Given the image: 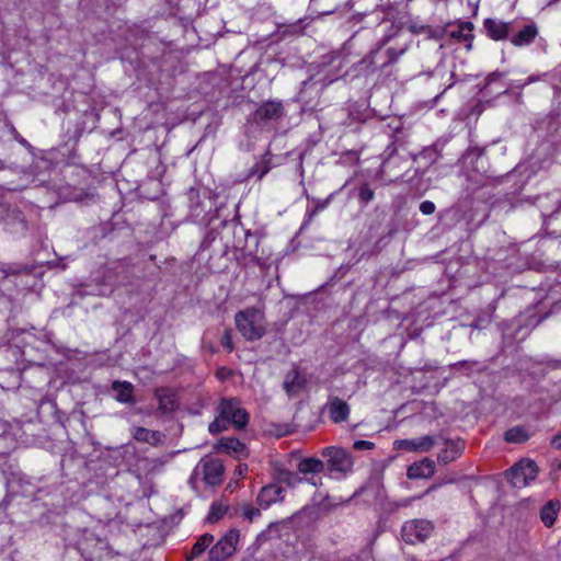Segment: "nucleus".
<instances>
[{"label": "nucleus", "instance_id": "393cba45", "mask_svg": "<svg viewBox=\"0 0 561 561\" xmlns=\"http://www.w3.org/2000/svg\"><path fill=\"white\" fill-rule=\"evenodd\" d=\"M538 34L536 25L529 24L524 26L516 36L512 38V44L515 46L529 45Z\"/></svg>", "mask_w": 561, "mask_h": 561}, {"label": "nucleus", "instance_id": "864d4df0", "mask_svg": "<svg viewBox=\"0 0 561 561\" xmlns=\"http://www.w3.org/2000/svg\"><path fill=\"white\" fill-rule=\"evenodd\" d=\"M537 80H539V77H538V76H530V77H528V78H527V80H526V82H525V84H524V85L529 84V83H533V82H535V81H537Z\"/></svg>", "mask_w": 561, "mask_h": 561}, {"label": "nucleus", "instance_id": "20e7f679", "mask_svg": "<svg viewBox=\"0 0 561 561\" xmlns=\"http://www.w3.org/2000/svg\"><path fill=\"white\" fill-rule=\"evenodd\" d=\"M257 318L259 313L255 309L239 311L234 317L237 329L248 341L260 340L265 334V328Z\"/></svg>", "mask_w": 561, "mask_h": 561}, {"label": "nucleus", "instance_id": "cd10ccee", "mask_svg": "<svg viewBox=\"0 0 561 561\" xmlns=\"http://www.w3.org/2000/svg\"><path fill=\"white\" fill-rule=\"evenodd\" d=\"M504 438L508 443L520 444L529 438V434L525 427L514 426L505 432Z\"/></svg>", "mask_w": 561, "mask_h": 561}, {"label": "nucleus", "instance_id": "de8ad7c7", "mask_svg": "<svg viewBox=\"0 0 561 561\" xmlns=\"http://www.w3.org/2000/svg\"><path fill=\"white\" fill-rule=\"evenodd\" d=\"M236 471H237V474H238V476L242 477V476L248 471V465H245V463H240V465L237 467Z\"/></svg>", "mask_w": 561, "mask_h": 561}, {"label": "nucleus", "instance_id": "37998d69", "mask_svg": "<svg viewBox=\"0 0 561 561\" xmlns=\"http://www.w3.org/2000/svg\"><path fill=\"white\" fill-rule=\"evenodd\" d=\"M301 24H302V20H299L298 22L288 25V27L286 28L285 32L290 33L293 35L300 34V33H302V30H304V26Z\"/></svg>", "mask_w": 561, "mask_h": 561}, {"label": "nucleus", "instance_id": "9b49d317", "mask_svg": "<svg viewBox=\"0 0 561 561\" xmlns=\"http://www.w3.org/2000/svg\"><path fill=\"white\" fill-rule=\"evenodd\" d=\"M204 481L209 485H218L222 481L224 463L219 459H202Z\"/></svg>", "mask_w": 561, "mask_h": 561}, {"label": "nucleus", "instance_id": "a211bd4d", "mask_svg": "<svg viewBox=\"0 0 561 561\" xmlns=\"http://www.w3.org/2000/svg\"><path fill=\"white\" fill-rule=\"evenodd\" d=\"M435 473V462L430 458H424L419 462H414L408 468V477L410 479L431 478Z\"/></svg>", "mask_w": 561, "mask_h": 561}, {"label": "nucleus", "instance_id": "ea45409f", "mask_svg": "<svg viewBox=\"0 0 561 561\" xmlns=\"http://www.w3.org/2000/svg\"><path fill=\"white\" fill-rule=\"evenodd\" d=\"M283 480L287 482L289 485H295L297 482H301L302 479L298 477V474L289 471H285L282 473Z\"/></svg>", "mask_w": 561, "mask_h": 561}, {"label": "nucleus", "instance_id": "5fc2aeb1", "mask_svg": "<svg viewBox=\"0 0 561 561\" xmlns=\"http://www.w3.org/2000/svg\"><path fill=\"white\" fill-rule=\"evenodd\" d=\"M319 211L313 208L311 211H308V221H310Z\"/></svg>", "mask_w": 561, "mask_h": 561}, {"label": "nucleus", "instance_id": "4468645a", "mask_svg": "<svg viewBox=\"0 0 561 561\" xmlns=\"http://www.w3.org/2000/svg\"><path fill=\"white\" fill-rule=\"evenodd\" d=\"M217 453L225 451L236 458L248 457L249 453L244 443L236 437H224L215 446Z\"/></svg>", "mask_w": 561, "mask_h": 561}, {"label": "nucleus", "instance_id": "6e6552de", "mask_svg": "<svg viewBox=\"0 0 561 561\" xmlns=\"http://www.w3.org/2000/svg\"><path fill=\"white\" fill-rule=\"evenodd\" d=\"M240 531L230 529L208 552L210 561H225L236 552Z\"/></svg>", "mask_w": 561, "mask_h": 561}, {"label": "nucleus", "instance_id": "f3484780", "mask_svg": "<svg viewBox=\"0 0 561 561\" xmlns=\"http://www.w3.org/2000/svg\"><path fill=\"white\" fill-rule=\"evenodd\" d=\"M282 493L283 489L279 485L268 484L261 489L256 502L261 507L267 508L272 504L283 500Z\"/></svg>", "mask_w": 561, "mask_h": 561}, {"label": "nucleus", "instance_id": "f8f14e48", "mask_svg": "<svg viewBox=\"0 0 561 561\" xmlns=\"http://www.w3.org/2000/svg\"><path fill=\"white\" fill-rule=\"evenodd\" d=\"M306 378L299 371V369L294 366L286 375L283 381V388L288 394V397L293 398L300 393V391L306 386Z\"/></svg>", "mask_w": 561, "mask_h": 561}, {"label": "nucleus", "instance_id": "dca6fc26", "mask_svg": "<svg viewBox=\"0 0 561 561\" xmlns=\"http://www.w3.org/2000/svg\"><path fill=\"white\" fill-rule=\"evenodd\" d=\"M436 444H439L437 435H426L415 439H403L400 442V445L410 451H428Z\"/></svg>", "mask_w": 561, "mask_h": 561}, {"label": "nucleus", "instance_id": "c756f323", "mask_svg": "<svg viewBox=\"0 0 561 561\" xmlns=\"http://www.w3.org/2000/svg\"><path fill=\"white\" fill-rule=\"evenodd\" d=\"M408 49V45H403L399 48L389 47L386 51L387 60L380 64V68L385 69L387 66L396 62Z\"/></svg>", "mask_w": 561, "mask_h": 561}, {"label": "nucleus", "instance_id": "052dcab7", "mask_svg": "<svg viewBox=\"0 0 561 561\" xmlns=\"http://www.w3.org/2000/svg\"><path fill=\"white\" fill-rule=\"evenodd\" d=\"M248 244L253 245V241H252V240H249V241H248Z\"/></svg>", "mask_w": 561, "mask_h": 561}, {"label": "nucleus", "instance_id": "3c124183", "mask_svg": "<svg viewBox=\"0 0 561 561\" xmlns=\"http://www.w3.org/2000/svg\"><path fill=\"white\" fill-rule=\"evenodd\" d=\"M116 275H118V277L127 276L129 278V265L125 263V270L119 271Z\"/></svg>", "mask_w": 561, "mask_h": 561}, {"label": "nucleus", "instance_id": "bf43d9fd", "mask_svg": "<svg viewBox=\"0 0 561 561\" xmlns=\"http://www.w3.org/2000/svg\"><path fill=\"white\" fill-rule=\"evenodd\" d=\"M299 169H300V171H301V173H302V172H304V169H302V164H301V163H300V165H299Z\"/></svg>", "mask_w": 561, "mask_h": 561}, {"label": "nucleus", "instance_id": "c9c22d12", "mask_svg": "<svg viewBox=\"0 0 561 561\" xmlns=\"http://www.w3.org/2000/svg\"><path fill=\"white\" fill-rule=\"evenodd\" d=\"M228 425L229 423L218 414L217 417L209 424L208 431L210 434H218L227 430Z\"/></svg>", "mask_w": 561, "mask_h": 561}, {"label": "nucleus", "instance_id": "a18cd8bd", "mask_svg": "<svg viewBox=\"0 0 561 561\" xmlns=\"http://www.w3.org/2000/svg\"><path fill=\"white\" fill-rule=\"evenodd\" d=\"M353 447L355 450L373 449L375 444L368 440H356Z\"/></svg>", "mask_w": 561, "mask_h": 561}, {"label": "nucleus", "instance_id": "0eeeda50", "mask_svg": "<svg viewBox=\"0 0 561 561\" xmlns=\"http://www.w3.org/2000/svg\"><path fill=\"white\" fill-rule=\"evenodd\" d=\"M434 525L427 519H413L402 527V538L405 542L415 545L424 542L432 534Z\"/></svg>", "mask_w": 561, "mask_h": 561}, {"label": "nucleus", "instance_id": "a19ab883", "mask_svg": "<svg viewBox=\"0 0 561 561\" xmlns=\"http://www.w3.org/2000/svg\"><path fill=\"white\" fill-rule=\"evenodd\" d=\"M435 209V204L431 201H424L420 204V211L423 215H432L434 214Z\"/></svg>", "mask_w": 561, "mask_h": 561}, {"label": "nucleus", "instance_id": "2f4dec72", "mask_svg": "<svg viewBox=\"0 0 561 561\" xmlns=\"http://www.w3.org/2000/svg\"><path fill=\"white\" fill-rule=\"evenodd\" d=\"M473 25L471 22H465L460 25L458 31L451 33L453 37L462 38L466 42H470L473 38L472 35ZM471 47V43H468L467 48Z\"/></svg>", "mask_w": 561, "mask_h": 561}, {"label": "nucleus", "instance_id": "bb28decb", "mask_svg": "<svg viewBox=\"0 0 561 561\" xmlns=\"http://www.w3.org/2000/svg\"><path fill=\"white\" fill-rule=\"evenodd\" d=\"M7 485L8 489L14 494L27 496L33 493V491L28 490V486H31L30 481L24 480L22 477L13 476L12 479L8 480Z\"/></svg>", "mask_w": 561, "mask_h": 561}, {"label": "nucleus", "instance_id": "ddd939ff", "mask_svg": "<svg viewBox=\"0 0 561 561\" xmlns=\"http://www.w3.org/2000/svg\"><path fill=\"white\" fill-rule=\"evenodd\" d=\"M154 398L158 400V410L162 414H169L178 409L176 394L173 389L160 387L154 390Z\"/></svg>", "mask_w": 561, "mask_h": 561}, {"label": "nucleus", "instance_id": "39448f33", "mask_svg": "<svg viewBox=\"0 0 561 561\" xmlns=\"http://www.w3.org/2000/svg\"><path fill=\"white\" fill-rule=\"evenodd\" d=\"M538 467L530 459H522L506 472V478L514 488H524L536 479Z\"/></svg>", "mask_w": 561, "mask_h": 561}, {"label": "nucleus", "instance_id": "8fccbe9b", "mask_svg": "<svg viewBox=\"0 0 561 561\" xmlns=\"http://www.w3.org/2000/svg\"><path fill=\"white\" fill-rule=\"evenodd\" d=\"M328 203H329V198H328V199H325V201H322V202H321V201H319V202L317 203V205H316V207H314V208H316L318 211H320L321 209H324V208L327 207Z\"/></svg>", "mask_w": 561, "mask_h": 561}, {"label": "nucleus", "instance_id": "e433bc0d", "mask_svg": "<svg viewBox=\"0 0 561 561\" xmlns=\"http://www.w3.org/2000/svg\"><path fill=\"white\" fill-rule=\"evenodd\" d=\"M242 515L248 520L252 522L254 518L259 517L261 515V511L251 504H243L242 505Z\"/></svg>", "mask_w": 561, "mask_h": 561}, {"label": "nucleus", "instance_id": "13d9d810", "mask_svg": "<svg viewBox=\"0 0 561 561\" xmlns=\"http://www.w3.org/2000/svg\"><path fill=\"white\" fill-rule=\"evenodd\" d=\"M125 450V447H119V448H115L113 449L114 453L118 454L119 456H123V451Z\"/></svg>", "mask_w": 561, "mask_h": 561}, {"label": "nucleus", "instance_id": "aec40b11", "mask_svg": "<svg viewBox=\"0 0 561 561\" xmlns=\"http://www.w3.org/2000/svg\"><path fill=\"white\" fill-rule=\"evenodd\" d=\"M484 28L492 39L502 41L508 35L510 23H504L494 19H486L484 21Z\"/></svg>", "mask_w": 561, "mask_h": 561}, {"label": "nucleus", "instance_id": "6e6d98bb", "mask_svg": "<svg viewBox=\"0 0 561 561\" xmlns=\"http://www.w3.org/2000/svg\"><path fill=\"white\" fill-rule=\"evenodd\" d=\"M214 239H215V237H211V238H210V237H207V238L202 242V247H203V248L208 247V244L210 243V241H211V240H214Z\"/></svg>", "mask_w": 561, "mask_h": 561}, {"label": "nucleus", "instance_id": "79ce46f5", "mask_svg": "<svg viewBox=\"0 0 561 561\" xmlns=\"http://www.w3.org/2000/svg\"><path fill=\"white\" fill-rule=\"evenodd\" d=\"M434 489H435V485H432V486H430V488H428L424 493H422V494H420V495H415V496H412V497H409V499L402 500V501L400 502V504H399V505H401V506H408V505H410L413 501L422 499L424 495L428 494V493H430L432 490H434Z\"/></svg>", "mask_w": 561, "mask_h": 561}, {"label": "nucleus", "instance_id": "4be33fe9", "mask_svg": "<svg viewBox=\"0 0 561 561\" xmlns=\"http://www.w3.org/2000/svg\"><path fill=\"white\" fill-rule=\"evenodd\" d=\"M113 390L116 392V400L122 403H135L134 387L128 381H114L112 385Z\"/></svg>", "mask_w": 561, "mask_h": 561}, {"label": "nucleus", "instance_id": "7ed1b4c3", "mask_svg": "<svg viewBox=\"0 0 561 561\" xmlns=\"http://www.w3.org/2000/svg\"><path fill=\"white\" fill-rule=\"evenodd\" d=\"M125 270V262H115L112 265H108L103 268L102 275L100 277H95L94 282L96 285L95 294L99 296H108L113 293L114 288L117 286L128 284V277H118L116 275L119 271Z\"/></svg>", "mask_w": 561, "mask_h": 561}, {"label": "nucleus", "instance_id": "473e14b6", "mask_svg": "<svg viewBox=\"0 0 561 561\" xmlns=\"http://www.w3.org/2000/svg\"><path fill=\"white\" fill-rule=\"evenodd\" d=\"M228 506L222 505L221 503L214 502L210 506V511L207 516V520L209 523L218 522L227 512Z\"/></svg>", "mask_w": 561, "mask_h": 561}, {"label": "nucleus", "instance_id": "49530a36", "mask_svg": "<svg viewBox=\"0 0 561 561\" xmlns=\"http://www.w3.org/2000/svg\"><path fill=\"white\" fill-rule=\"evenodd\" d=\"M473 364H474V362L462 360V362H458V363L454 364L453 368L454 369H457V368H471Z\"/></svg>", "mask_w": 561, "mask_h": 561}, {"label": "nucleus", "instance_id": "09e8293b", "mask_svg": "<svg viewBox=\"0 0 561 561\" xmlns=\"http://www.w3.org/2000/svg\"><path fill=\"white\" fill-rule=\"evenodd\" d=\"M551 443L557 449H561V432L553 437Z\"/></svg>", "mask_w": 561, "mask_h": 561}, {"label": "nucleus", "instance_id": "72a5a7b5", "mask_svg": "<svg viewBox=\"0 0 561 561\" xmlns=\"http://www.w3.org/2000/svg\"><path fill=\"white\" fill-rule=\"evenodd\" d=\"M248 422H249V414L245 411V409L241 408V405H240L239 409L237 410V412L234 413V416L230 421V423H232L236 428L241 430L247 426Z\"/></svg>", "mask_w": 561, "mask_h": 561}, {"label": "nucleus", "instance_id": "c03bdc74", "mask_svg": "<svg viewBox=\"0 0 561 561\" xmlns=\"http://www.w3.org/2000/svg\"><path fill=\"white\" fill-rule=\"evenodd\" d=\"M503 78V73L500 72V71H493L491 72L486 79H485V85H484V89H486L488 87H490L493 82L495 81H499Z\"/></svg>", "mask_w": 561, "mask_h": 561}, {"label": "nucleus", "instance_id": "9d476101", "mask_svg": "<svg viewBox=\"0 0 561 561\" xmlns=\"http://www.w3.org/2000/svg\"><path fill=\"white\" fill-rule=\"evenodd\" d=\"M284 115V107L282 102L267 101L260 105L253 114L255 123H265L267 121L279 119Z\"/></svg>", "mask_w": 561, "mask_h": 561}, {"label": "nucleus", "instance_id": "5701e85b", "mask_svg": "<svg viewBox=\"0 0 561 561\" xmlns=\"http://www.w3.org/2000/svg\"><path fill=\"white\" fill-rule=\"evenodd\" d=\"M240 407V401L236 398H222L217 407V413L225 419L229 424L234 413Z\"/></svg>", "mask_w": 561, "mask_h": 561}, {"label": "nucleus", "instance_id": "412c9836", "mask_svg": "<svg viewBox=\"0 0 561 561\" xmlns=\"http://www.w3.org/2000/svg\"><path fill=\"white\" fill-rule=\"evenodd\" d=\"M561 508V503L559 500H550L540 511V519L543 525L548 528L552 527L558 512Z\"/></svg>", "mask_w": 561, "mask_h": 561}, {"label": "nucleus", "instance_id": "f03ea898", "mask_svg": "<svg viewBox=\"0 0 561 561\" xmlns=\"http://www.w3.org/2000/svg\"><path fill=\"white\" fill-rule=\"evenodd\" d=\"M220 227V239L225 247L240 251L243 255H254L259 244V238L254 233L236 220H224Z\"/></svg>", "mask_w": 561, "mask_h": 561}, {"label": "nucleus", "instance_id": "423d86ee", "mask_svg": "<svg viewBox=\"0 0 561 561\" xmlns=\"http://www.w3.org/2000/svg\"><path fill=\"white\" fill-rule=\"evenodd\" d=\"M321 455L328 459V468L331 472L347 473L353 468L351 454L341 447L330 446L322 449Z\"/></svg>", "mask_w": 561, "mask_h": 561}, {"label": "nucleus", "instance_id": "2eb2a0df", "mask_svg": "<svg viewBox=\"0 0 561 561\" xmlns=\"http://www.w3.org/2000/svg\"><path fill=\"white\" fill-rule=\"evenodd\" d=\"M387 43V38H383L375 49H371L362 60H359L355 66V70L359 75L370 76L377 70V61L376 57Z\"/></svg>", "mask_w": 561, "mask_h": 561}, {"label": "nucleus", "instance_id": "f704fd0d", "mask_svg": "<svg viewBox=\"0 0 561 561\" xmlns=\"http://www.w3.org/2000/svg\"><path fill=\"white\" fill-rule=\"evenodd\" d=\"M270 160L263 159L250 169L249 176L257 175V179L261 180L270 171Z\"/></svg>", "mask_w": 561, "mask_h": 561}, {"label": "nucleus", "instance_id": "603ef678", "mask_svg": "<svg viewBox=\"0 0 561 561\" xmlns=\"http://www.w3.org/2000/svg\"><path fill=\"white\" fill-rule=\"evenodd\" d=\"M307 481H308V482H310V483H311L312 485H314V486H317V485H319V484H322V482H321V479H320V478L316 479L314 477H312L311 479H308Z\"/></svg>", "mask_w": 561, "mask_h": 561}, {"label": "nucleus", "instance_id": "4d7b16f0", "mask_svg": "<svg viewBox=\"0 0 561 561\" xmlns=\"http://www.w3.org/2000/svg\"><path fill=\"white\" fill-rule=\"evenodd\" d=\"M162 439H157V436H150V443L156 445L159 444Z\"/></svg>", "mask_w": 561, "mask_h": 561}, {"label": "nucleus", "instance_id": "58836bf2", "mask_svg": "<svg viewBox=\"0 0 561 561\" xmlns=\"http://www.w3.org/2000/svg\"><path fill=\"white\" fill-rule=\"evenodd\" d=\"M220 344L224 348L231 352L233 350V343H232V333L230 330H226L221 337H220Z\"/></svg>", "mask_w": 561, "mask_h": 561}, {"label": "nucleus", "instance_id": "1a4fd4ad", "mask_svg": "<svg viewBox=\"0 0 561 561\" xmlns=\"http://www.w3.org/2000/svg\"><path fill=\"white\" fill-rule=\"evenodd\" d=\"M437 438H439V444L446 445L437 456L439 463L448 465L462 454L465 449V442L462 439H449L443 434H438Z\"/></svg>", "mask_w": 561, "mask_h": 561}, {"label": "nucleus", "instance_id": "a878e982", "mask_svg": "<svg viewBox=\"0 0 561 561\" xmlns=\"http://www.w3.org/2000/svg\"><path fill=\"white\" fill-rule=\"evenodd\" d=\"M214 537L210 534H204L201 536L197 541L192 547L191 552L187 554L186 560L192 561L196 558H198L202 553L205 552V550L209 547V545L213 542Z\"/></svg>", "mask_w": 561, "mask_h": 561}, {"label": "nucleus", "instance_id": "7c9ffc66", "mask_svg": "<svg viewBox=\"0 0 561 561\" xmlns=\"http://www.w3.org/2000/svg\"><path fill=\"white\" fill-rule=\"evenodd\" d=\"M150 436H157V439H162L163 434L159 431H150L145 427H136L134 438L138 442L150 443Z\"/></svg>", "mask_w": 561, "mask_h": 561}, {"label": "nucleus", "instance_id": "c85d7f7f", "mask_svg": "<svg viewBox=\"0 0 561 561\" xmlns=\"http://www.w3.org/2000/svg\"><path fill=\"white\" fill-rule=\"evenodd\" d=\"M186 197L188 201L191 215L194 217H198L203 210L199 191L194 187H191L186 193Z\"/></svg>", "mask_w": 561, "mask_h": 561}, {"label": "nucleus", "instance_id": "b1692460", "mask_svg": "<svg viewBox=\"0 0 561 561\" xmlns=\"http://www.w3.org/2000/svg\"><path fill=\"white\" fill-rule=\"evenodd\" d=\"M324 462L318 458L308 457L298 462L297 469L300 473H320L324 470Z\"/></svg>", "mask_w": 561, "mask_h": 561}, {"label": "nucleus", "instance_id": "f257e3e1", "mask_svg": "<svg viewBox=\"0 0 561 561\" xmlns=\"http://www.w3.org/2000/svg\"><path fill=\"white\" fill-rule=\"evenodd\" d=\"M505 154L506 146L500 140H494L484 147H469L463 154V161L488 179L514 181L517 176L516 170L497 175V169Z\"/></svg>", "mask_w": 561, "mask_h": 561}, {"label": "nucleus", "instance_id": "6ab92c4d", "mask_svg": "<svg viewBox=\"0 0 561 561\" xmlns=\"http://www.w3.org/2000/svg\"><path fill=\"white\" fill-rule=\"evenodd\" d=\"M328 408L330 417L334 423L344 422L350 415V405L337 397L330 400Z\"/></svg>", "mask_w": 561, "mask_h": 561}, {"label": "nucleus", "instance_id": "4c0bfd02", "mask_svg": "<svg viewBox=\"0 0 561 561\" xmlns=\"http://www.w3.org/2000/svg\"><path fill=\"white\" fill-rule=\"evenodd\" d=\"M359 199L367 204L374 198V191L367 185L364 184L358 192Z\"/></svg>", "mask_w": 561, "mask_h": 561}]
</instances>
